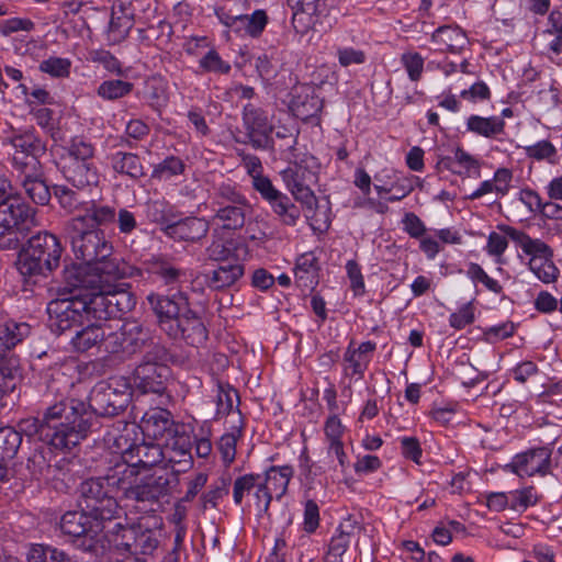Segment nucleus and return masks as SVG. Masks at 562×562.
Returning <instances> with one entry per match:
<instances>
[{"label":"nucleus","mask_w":562,"mask_h":562,"mask_svg":"<svg viewBox=\"0 0 562 562\" xmlns=\"http://www.w3.org/2000/svg\"><path fill=\"white\" fill-rule=\"evenodd\" d=\"M16 250V270L24 283H35L36 278H46L59 267L64 247L55 234L43 231L21 243Z\"/></svg>","instance_id":"obj_7"},{"label":"nucleus","mask_w":562,"mask_h":562,"mask_svg":"<svg viewBox=\"0 0 562 562\" xmlns=\"http://www.w3.org/2000/svg\"><path fill=\"white\" fill-rule=\"evenodd\" d=\"M231 483V475L224 474L211 484L207 491L202 493L200 497L202 508H218L220 502L229 494Z\"/></svg>","instance_id":"obj_52"},{"label":"nucleus","mask_w":562,"mask_h":562,"mask_svg":"<svg viewBox=\"0 0 562 562\" xmlns=\"http://www.w3.org/2000/svg\"><path fill=\"white\" fill-rule=\"evenodd\" d=\"M258 183V194L265 201L274 217L281 225L294 227L302 217V205H297L293 196L279 190L272 180L260 181Z\"/></svg>","instance_id":"obj_22"},{"label":"nucleus","mask_w":562,"mask_h":562,"mask_svg":"<svg viewBox=\"0 0 562 562\" xmlns=\"http://www.w3.org/2000/svg\"><path fill=\"white\" fill-rule=\"evenodd\" d=\"M476 307L474 300L463 303L459 308L449 315V326L454 330H462L467 326L472 325L475 319Z\"/></svg>","instance_id":"obj_62"},{"label":"nucleus","mask_w":562,"mask_h":562,"mask_svg":"<svg viewBox=\"0 0 562 562\" xmlns=\"http://www.w3.org/2000/svg\"><path fill=\"white\" fill-rule=\"evenodd\" d=\"M56 379L47 385L36 417L21 420L20 427L29 437H36L47 447L63 453L80 445L92 430V412L78 398L57 393Z\"/></svg>","instance_id":"obj_1"},{"label":"nucleus","mask_w":562,"mask_h":562,"mask_svg":"<svg viewBox=\"0 0 562 562\" xmlns=\"http://www.w3.org/2000/svg\"><path fill=\"white\" fill-rule=\"evenodd\" d=\"M245 276L244 262H221L211 270L202 272L198 279L214 292H224L234 288Z\"/></svg>","instance_id":"obj_30"},{"label":"nucleus","mask_w":562,"mask_h":562,"mask_svg":"<svg viewBox=\"0 0 562 562\" xmlns=\"http://www.w3.org/2000/svg\"><path fill=\"white\" fill-rule=\"evenodd\" d=\"M59 530L69 537L74 543L85 552H94L99 542V536L105 525L86 513L85 508L67 510L60 516Z\"/></svg>","instance_id":"obj_16"},{"label":"nucleus","mask_w":562,"mask_h":562,"mask_svg":"<svg viewBox=\"0 0 562 562\" xmlns=\"http://www.w3.org/2000/svg\"><path fill=\"white\" fill-rule=\"evenodd\" d=\"M260 480L261 473L255 472L243 473L232 480V496L235 506L240 507L245 504L246 499H250Z\"/></svg>","instance_id":"obj_48"},{"label":"nucleus","mask_w":562,"mask_h":562,"mask_svg":"<svg viewBox=\"0 0 562 562\" xmlns=\"http://www.w3.org/2000/svg\"><path fill=\"white\" fill-rule=\"evenodd\" d=\"M53 450L54 449H52L50 447H48L47 449H34V451L30 454V457L26 460L25 469L27 471V474H24L22 480H48L50 477L52 472V465L49 461Z\"/></svg>","instance_id":"obj_45"},{"label":"nucleus","mask_w":562,"mask_h":562,"mask_svg":"<svg viewBox=\"0 0 562 562\" xmlns=\"http://www.w3.org/2000/svg\"><path fill=\"white\" fill-rule=\"evenodd\" d=\"M524 151L528 158L537 161L547 160L552 165L558 162V150L555 146L548 139H542L533 145L525 146Z\"/></svg>","instance_id":"obj_63"},{"label":"nucleus","mask_w":562,"mask_h":562,"mask_svg":"<svg viewBox=\"0 0 562 562\" xmlns=\"http://www.w3.org/2000/svg\"><path fill=\"white\" fill-rule=\"evenodd\" d=\"M552 445L531 447L515 454L512 461L504 465V471L521 479L531 476L544 477L552 473Z\"/></svg>","instance_id":"obj_20"},{"label":"nucleus","mask_w":562,"mask_h":562,"mask_svg":"<svg viewBox=\"0 0 562 562\" xmlns=\"http://www.w3.org/2000/svg\"><path fill=\"white\" fill-rule=\"evenodd\" d=\"M112 170L133 181H138L146 176L142 158L132 151L116 150L108 155Z\"/></svg>","instance_id":"obj_38"},{"label":"nucleus","mask_w":562,"mask_h":562,"mask_svg":"<svg viewBox=\"0 0 562 562\" xmlns=\"http://www.w3.org/2000/svg\"><path fill=\"white\" fill-rule=\"evenodd\" d=\"M207 259L217 263L221 262H244L249 248L241 237H224L218 234L217 228L213 229L212 240L205 248Z\"/></svg>","instance_id":"obj_26"},{"label":"nucleus","mask_w":562,"mask_h":562,"mask_svg":"<svg viewBox=\"0 0 562 562\" xmlns=\"http://www.w3.org/2000/svg\"><path fill=\"white\" fill-rule=\"evenodd\" d=\"M138 441L135 428L125 427L124 430L117 435L113 440V448L117 453L119 460L116 462H128L133 458V451Z\"/></svg>","instance_id":"obj_57"},{"label":"nucleus","mask_w":562,"mask_h":562,"mask_svg":"<svg viewBox=\"0 0 562 562\" xmlns=\"http://www.w3.org/2000/svg\"><path fill=\"white\" fill-rule=\"evenodd\" d=\"M139 471L130 462H114L103 475L105 484L122 499L156 503L169 493V480L164 476H139Z\"/></svg>","instance_id":"obj_5"},{"label":"nucleus","mask_w":562,"mask_h":562,"mask_svg":"<svg viewBox=\"0 0 562 562\" xmlns=\"http://www.w3.org/2000/svg\"><path fill=\"white\" fill-rule=\"evenodd\" d=\"M90 306L88 295L52 300L47 304V326L56 336L72 331L86 322L94 321Z\"/></svg>","instance_id":"obj_12"},{"label":"nucleus","mask_w":562,"mask_h":562,"mask_svg":"<svg viewBox=\"0 0 562 562\" xmlns=\"http://www.w3.org/2000/svg\"><path fill=\"white\" fill-rule=\"evenodd\" d=\"M199 68L202 72L218 75H228L232 70L229 63L224 60L214 47H211L199 60Z\"/></svg>","instance_id":"obj_61"},{"label":"nucleus","mask_w":562,"mask_h":562,"mask_svg":"<svg viewBox=\"0 0 562 562\" xmlns=\"http://www.w3.org/2000/svg\"><path fill=\"white\" fill-rule=\"evenodd\" d=\"M321 262L315 251H306L296 257L294 262V282L302 291L313 292L319 283Z\"/></svg>","instance_id":"obj_34"},{"label":"nucleus","mask_w":562,"mask_h":562,"mask_svg":"<svg viewBox=\"0 0 562 562\" xmlns=\"http://www.w3.org/2000/svg\"><path fill=\"white\" fill-rule=\"evenodd\" d=\"M241 120L245 132L243 139H237L238 143L260 150L272 146L273 125L265 109L254 103H247L243 108Z\"/></svg>","instance_id":"obj_19"},{"label":"nucleus","mask_w":562,"mask_h":562,"mask_svg":"<svg viewBox=\"0 0 562 562\" xmlns=\"http://www.w3.org/2000/svg\"><path fill=\"white\" fill-rule=\"evenodd\" d=\"M187 165L182 158L175 155L165 157L158 164L153 165L151 179L158 181H168L175 177L182 176Z\"/></svg>","instance_id":"obj_51"},{"label":"nucleus","mask_w":562,"mask_h":562,"mask_svg":"<svg viewBox=\"0 0 562 562\" xmlns=\"http://www.w3.org/2000/svg\"><path fill=\"white\" fill-rule=\"evenodd\" d=\"M68 235L75 258L102 274L111 277L119 273L120 266L126 263L123 258L114 255L113 243L103 229H91L69 222Z\"/></svg>","instance_id":"obj_4"},{"label":"nucleus","mask_w":562,"mask_h":562,"mask_svg":"<svg viewBox=\"0 0 562 562\" xmlns=\"http://www.w3.org/2000/svg\"><path fill=\"white\" fill-rule=\"evenodd\" d=\"M136 268L142 269V274L146 272L166 286L180 284L187 277L186 269L179 267L175 258L167 254H154Z\"/></svg>","instance_id":"obj_28"},{"label":"nucleus","mask_w":562,"mask_h":562,"mask_svg":"<svg viewBox=\"0 0 562 562\" xmlns=\"http://www.w3.org/2000/svg\"><path fill=\"white\" fill-rule=\"evenodd\" d=\"M22 445V434L13 427H0V460L8 463L12 460Z\"/></svg>","instance_id":"obj_55"},{"label":"nucleus","mask_w":562,"mask_h":562,"mask_svg":"<svg viewBox=\"0 0 562 562\" xmlns=\"http://www.w3.org/2000/svg\"><path fill=\"white\" fill-rule=\"evenodd\" d=\"M291 95L289 108L293 115L304 123L319 126L324 100L317 93V89L314 86L304 83L294 87Z\"/></svg>","instance_id":"obj_23"},{"label":"nucleus","mask_w":562,"mask_h":562,"mask_svg":"<svg viewBox=\"0 0 562 562\" xmlns=\"http://www.w3.org/2000/svg\"><path fill=\"white\" fill-rule=\"evenodd\" d=\"M467 132L487 139H499L505 134L506 123L497 115L471 114L465 121Z\"/></svg>","instance_id":"obj_40"},{"label":"nucleus","mask_w":562,"mask_h":562,"mask_svg":"<svg viewBox=\"0 0 562 562\" xmlns=\"http://www.w3.org/2000/svg\"><path fill=\"white\" fill-rule=\"evenodd\" d=\"M21 178V186L23 187L27 196L37 205H47L52 199V192L43 179L42 168L36 171L18 173Z\"/></svg>","instance_id":"obj_44"},{"label":"nucleus","mask_w":562,"mask_h":562,"mask_svg":"<svg viewBox=\"0 0 562 562\" xmlns=\"http://www.w3.org/2000/svg\"><path fill=\"white\" fill-rule=\"evenodd\" d=\"M136 529L137 539L134 544V555H151L159 546L157 531L153 529L144 518L138 519Z\"/></svg>","instance_id":"obj_49"},{"label":"nucleus","mask_w":562,"mask_h":562,"mask_svg":"<svg viewBox=\"0 0 562 562\" xmlns=\"http://www.w3.org/2000/svg\"><path fill=\"white\" fill-rule=\"evenodd\" d=\"M98 322H87L86 326L83 324L79 330L75 331L69 342L74 351L83 353L93 347H99L105 352L106 331L104 326Z\"/></svg>","instance_id":"obj_37"},{"label":"nucleus","mask_w":562,"mask_h":562,"mask_svg":"<svg viewBox=\"0 0 562 562\" xmlns=\"http://www.w3.org/2000/svg\"><path fill=\"white\" fill-rule=\"evenodd\" d=\"M103 274L95 271L92 266L85 263H71L66 266L63 270V280L66 289L71 292L74 290L87 289L95 292L99 280H102Z\"/></svg>","instance_id":"obj_35"},{"label":"nucleus","mask_w":562,"mask_h":562,"mask_svg":"<svg viewBox=\"0 0 562 562\" xmlns=\"http://www.w3.org/2000/svg\"><path fill=\"white\" fill-rule=\"evenodd\" d=\"M431 42L437 44V50L460 53L468 43L465 32L458 25H442L437 27L430 37Z\"/></svg>","instance_id":"obj_43"},{"label":"nucleus","mask_w":562,"mask_h":562,"mask_svg":"<svg viewBox=\"0 0 562 562\" xmlns=\"http://www.w3.org/2000/svg\"><path fill=\"white\" fill-rule=\"evenodd\" d=\"M282 182L293 199L302 204L307 211L317 209L318 199L315 195L312 186L318 180L311 178L296 169V167L288 166L279 172Z\"/></svg>","instance_id":"obj_27"},{"label":"nucleus","mask_w":562,"mask_h":562,"mask_svg":"<svg viewBox=\"0 0 562 562\" xmlns=\"http://www.w3.org/2000/svg\"><path fill=\"white\" fill-rule=\"evenodd\" d=\"M236 413H238V422L233 424L229 427L227 432H224L218 441L216 442V448L221 454L222 462L225 467H229L234 463L236 459V447L239 439L244 436V430L246 427V419L240 411V408H236Z\"/></svg>","instance_id":"obj_41"},{"label":"nucleus","mask_w":562,"mask_h":562,"mask_svg":"<svg viewBox=\"0 0 562 562\" xmlns=\"http://www.w3.org/2000/svg\"><path fill=\"white\" fill-rule=\"evenodd\" d=\"M135 95L160 116L170 100L168 81L161 75H151L144 80Z\"/></svg>","instance_id":"obj_33"},{"label":"nucleus","mask_w":562,"mask_h":562,"mask_svg":"<svg viewBox=\"0 0 562 562\" xmlns=\"http://www.w3.org/2000/svg\"><path fill=\"white\" fill-rule=\"evenodd\" d=\"M133 25L134 20L132 15L124 12H122L121 15H117L116 12L113 11L106 32V40L109 44L116 45L125 41Z\"/></svg>","instance_id":"obj_53"},{"label":"nucleus","mask_w":562,"mask_h":562,"mask_svg":"<svg viewBox=\"0 0 562 562\" xmlns=\"http://www.w3.org/2000/svg\"><path fill=\"white\" fill-rule=\"evenodd\" d=\"M111 536L112 541L119 550L134 555V544L137 539L136 522L126 526L121 522H116L111 530Z\"/></svg>","instance_id":"obj_56"},{"label":"nucleus","mask_w":562,"mask_h":562,"mask_svg":"<svg viewBox=\"0 0 562 562\" xmlns=\"http://www.w3.org/2000/svg\"><path fill=\"white\" fill-rule=\"evenodd\" d=\"M171 376L169 366H155L153 363H138L133 373L132 382L136 391L142 394L162 395Z\"/></svg>","instance_id":"obj_25"},{"label":"nucleus","mask_w":562,"mask_h":562,"mask_svg":"<svg viewBox=\"0 0 562 562\" xmlns=\"http://www.w3.org/2000/svg\"><path fill=\"white\" fill-rule=\"evenodd\" d=\"M192 448L191 429L188 428L172 440L162 443L165 458L160 465L164 469H171L175 473L190 470L193 465Z\"/></svg>","instance_id":"obj_24"},{"label":"nucleus","mask_w":562,"mask_h":562,"mask_svg":"<svg viewBox=\"0 0 562 562\" xmlns=\"http://www.w3.org/2000/svg\"><path fill=\"white\" fill-rule=\"evenodd\" d=\"M144 438L165 443L172 440L189 425L175 420L172 413L162 407H151L146 411L138 425Z\"/></svg>","instance_id":"obj_21"},{"label":"nucleus","mask_w":562,"mask_h":562,"mask_svg":"<svg viewBox=\"0 0 562 562\" xmlns=\"http://www.w3.org/2000/svg\"><path fill=\"white\" fill-rule=\"evenodd\" d=\"M214 14L225 27V33H233L238 38H260L270 21L263 9L248 14L223 5L215 8Z\"/></svg>","instance_id":"obj_17"},{"label":"nucleus","mask_w":562,"mask_h":562,"mask_svg":"<svg viewBox=\"0 0 562 562\" xmlns=\"http://www.w3.org/2000/svg\"><path fill=\"white\" fill-rule=\"evenodd\" d=\"M132 397L131 384L121 378L111 383L98 382L89 393L87 408L92 412V426L97 417H114L123 413Z\"/></svg>","instance_id":"obj_13"},{"label":"nucleus","mask_w":562,"mask_h":562,"mask_svg":"<svg viewBox=\"0 0 562 562\" xmlns=\"http://www.w3.org/2000/svg\"><path fill=\"white\" fill-rule=\"evenodd\" d=\"M88 60L102 65L105 70L117 77H124L126 75V70L123 68L120 59L110 50L103 48L92 49L89 52Z\"/></svg>","instance_id":"obj_59"},{"label":"nucleus","mask_w":562,"mask_h":562,"mask_svg":"<svg viewBox=\"0 0 562 562\" xmlns=\"http://www.w3.org/2000/svg\"><path fill=\"white\" fill-rule=\"evenodd\" d=\"M375 350V341H362L356 347L355 339H351L344 353V374L350 378L356 376L359 380L363 379Z\"/></svg>","instance_id":"obj_32"},{"label":"nucleus","mask_w":562,"mask_h":562,"mask_svg":"<svg viewBox=\"0 0 562 562\" xmlns=\"http://www.w3.org/2000/svg\"><path fill=\"white\" fill-rule=\"evenodd\" d=\"M136 277H142V269L128 262L120 266L119 273L111 277L103 274L95 292L88 295L94 321L121 318L134 310L137 302L136 295L132 291V285L123 280Z\"/></svg>","instance_id":"obj_3"},{"label":"nucleus","mask_w":562,"mask_h":562,"mask_svg":"<svg viewBox=\"0 0 562 562\" xmlns=\"http://www.w3.org/2000/svg\"><path fill=\"white\" fill-rule=\"evenodd\" d=\"M176 355L170 348L160 341L150 342L142 357L140 363H153L155 366H169L176 361Z\"/></svg>","instance_id":"obj_58"},{"label":"nucleus","mask_w":562,"mask_h":562,"mask_svg":"<svg viewBox=\"0 0 562 562\" xmlns=\"http://www.w3.org/2000/svg\"><path fill=\"white\" fill-rule=\"evenodd\" d=\"M4 144L13 148L9 158L13 171L22 173L42 168L41 158L46 154L47 143L34 127L14 131Z\"/></svg>","instance_id":"obj_14"},{"label":"nucleus","mask_w":562,"mask_h":562,"mask_svg":"<svg viewBox=\"0 0 562 562\" xmlns=\"http://www.w3.org/2000/svg\"><path fill=\"white\" fill-rule=\"evenodd\" d=\"M211 205L213 215L210 222L217 226V231H240L247 216L252 213L250 201L240 186L233 181L221 182L214 188Z\"/></svg>","instance_id":"obj_8"},{"label":"nucleus","mask_w":562,"mask_h":562,"mask_svg":"<svg viewBox=\"0 0 562 562\" xmlns=\"http://www.w3.org/2000/svg\"><path fill=\"white\" fill-rule=\"evenodd\" d=\"M60 171L66 181L77 189L97 186L100 180L94 161H64Z\"/></svg>","instance_id":"obj_36"},{"label":"nucleus","mask_w":562,"mask_h":562,"mask_svg":"<svg viewBox=\"0 0 562 562\" xmlns=\"http://www.w3.org/2000/svg\"><path fill=\"white\" fill-rule=\"evenodd\" d=\"M148 340V328L135 321L125 322L117 330L106 333L105 353L126 360L142 351Z\"/></svg>","instance_id":"obj_18"},{"label":"nucleus","mask_w":562,"mask_h":562,"mask_svg":"<svg viewBox=\"0 0 562 562\" xmlns=\"http://www.w3.org/2000/svg\"><path fill=\"white\" fill-rule=\"evenodd\" d=\"M116 221V207L102 200H89L82 204V213L74 216L69 222L88 228H99L105 232Z\"/></svg>","instance_id":"obj_29"},{"label":"nucleus","mask_w":562,"mask_h":562,"mask_svg":"<svg viewBox=\"0 0 562 562\" xmlns=\"http://www.w3.org/2000/svg\"><path fill=\"white\" fill-rule=\"evenodd\" d=\"M544 33L553 35V40L548 44V49L554 55L562 53V11L552 10L548 16V29Z\"/></svg>","instance_id":"obj_64"},{"label":"nucleus","mask_w":562,"mask_h":562,"mask_svg":"<svg viewBox=\"0 0 562 562\" xmlns=\"http://www.w3.org/2000/svg\"><path fill=\"white\" fill-rule=\"evenodd\" d=\"M497 229L516 243L524 254L530 256L528 267L543 283L558 280L560 270L553 262V249L539 238H531L526 232L507 224H498Z\"/></svg>","instance_id":"obj_10"},{"label":"nucleus","mask_w":562,"mask_h":562,"mask_svg":"<svg viewBox=\"0 0 562 562\" xmlns=\"http://www.w3.org/2000/svg\"><path fill=\"white\" fill-rule=\"evenodd\" d=\"M147 302L157 318V325L171 340L199 348L209 339V329L202 316L191 308L189 294L177 290L171 294L151 292Z\"/></svg>","instance_id":"obj_2"},{"label":"nucleus","mask_w":562,"mask_h":562,"mask_svg":"<svg viewBox=\"0 0 562 562\" xmlns=\"http://www.w3.org/2000/svg\"><path fill=\"white\" fill-rule=\"evenodd\" d=\"M286 3L292 10V27L301 36L310 31L327 32L335 23L327 0H286Z\"/></svg>","instance_id":"obj_15"},{"label":"nucleus","mask_w":562,"mask_h":562,"mask_svg":"<svg viewBox=\"0 0 562 562\" xmlns=\"http://www.w3.org/2000/svg\"><path fill=\"white\" fill-rule=\"evenodd\" d=\"M294 475L291 464L270 465L261 473V483L277 501H281L288 493L289 485Z\"/></svg>","instance_id":"obj_39"},{"label":"nucleus","mask_w":562,"mask_h":562,"mask_svg":"<svg viewBox=\"0 0 562 562\" xmlns=\"http://www.w3.org/2000/svg\"><path fill=\"white\" fill-rule=\"evenodd\" d=\"M53 194L58 201L61 209L68 213H72L78 210L82 213V204L86 201L79 199V194L64 184H55L53 187Z\"/></svg>","instance_id":"obj_60"},{"label":"nucleus","mask_w":562,"mask_h":562,"mask_svg":"<svg viewBox=\"0 0 562 562\" xmlns=\"http://www.w3.org/2000/svg\"><path fill=\"white\" fill-rule=\"evenodd\" d=\"M210 226L211 222L205 217H177L171 225L164 228V234L176 241L194 244L201 241L207 236Z\"/></svg>","instance_id":"obj_31"},{"label":"nucleus","mask_w":562,"mask_h":562,"mask_svg":"<svg viewBox=\"0 0 562 562\" xmlns=\"http://www.w3.org/2000/svg\"><path fill=\"white\" fill-rule=\"evenodd\" d=\"M79 505L103 525L119 518L122 510L117 497L108 483L105 484L103 475L88 477L80 483Z\"/></svg>","instance_id":"obj_11"},{"label":"nucleus","mask_w":562,"mask_h":562,"mask_svg":"<svg viewBox=\"0 0 562 562\" xmlns=\"http://www.w3.org/2000/svg\"><path fill=\"white\" fill-rule=\"evenodd\" d=\"M147 438L138 439L134 451L133 458L128 462L134 464L135 468L139 471L149 470L156 465H160L164 461L165 452L162 449V443L157 441H146Z\"/></svg>","instance_id":"obj_42"},{"label":"nucleus","mask_w":562,"mask_h":562,"mask_svg":"<svg viewBox=\"0 0 562 562\" xmlns=\"http://www.w3.org/2000/svg\"><path fill=\"white\" fill-rule=\"evenodd\" d=\"M134 90V83L120 78L102 81L95 92L103 101H116L130 95Z\"/></svg>","instance_id":"obj_50"},{"label":"nucleus","mask_w":562,"mask_h":562,"mask_svg":"<svg viewBox=\"0 0 562 562\" xmlns=\"http://www.w3.org/2000/svg\"><path fill=\"white\" fill-rule=\"evenodd\" d=\"M217 393H216V411L214 419L218 420L223 417L228 416L236 408H239L240 396L238 391L228 382L221 380L216 381Z\"/></svg>","instance_id":"obj_47"},{"label":"nucleus","mask_w":562,"mask_h":562,"mask_svg":"<svg viewBox=\"0 0 562 562\" xmlns=\"http://www.w3.org/2000/svg\"><path fill=\"white\" fill-rule=\"evenodd\" d=\"M67 156L64 161H93L95 147L85 136H74L66 146Z\"/></svg>","instance_id":"obj_54"},{"label":"nucleus","mask_w":562,"mask_h":562,"mask_svg":"<svg viewBox=\"0 0 562 562\" xmlns=\"http://www.w3.org/2000/svg\"><path fill=\"white\" fill-rule=\"evenodd\" d=\"M35 209L15 191L8 178H0V250H15L34 224Z\"/></svg>","instance_id":"obj_6"},{"label":"nucleus","mask_w":562,"mask_h":562,"mask_svg":"<svg viewBox=\"0 0 562 562\" xmlns=\"http://www.w3.org/2000/svg\"><path fill=\"white\" fill-rule=\"evenodd\" d=\"M180 216V212L176 205L171 204L166 199L151 200L146 203V217L150 223L160 226V231L164 233V228L171 225L177 217Z\"/></svg>","instance_id":"obj_46"},{"label":"nucleus","mask_w":562,"mask_h":562,"mask_svg":"<svg viewBox=\"0 0 562 562\" xmlns=\"http://www.w3.org/2000/svg\"><path fill=\"white\" fill-rule=\"evenodd\" d=\"M32 327L24 322H0V394L12 393L23 375L21 359L14 348L31 335Z\"/></svg>","instance_id":"obj_9"}]
</instances>
